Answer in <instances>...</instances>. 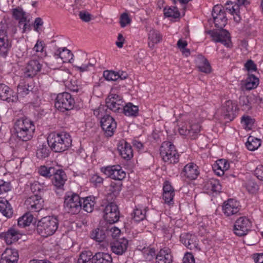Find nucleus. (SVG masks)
Listing matches in <instances>:
<instances>
[{"instance_id": "1", "label": "nucleus", "mask_w": 263, "mask_h": 263, "mask_svg": "<svg viewBox=\"0 0 263 263\" xmlns=\"http://www.w3.org/2000/svg\"><path fill=\"white\" fill-rule=\"evenodd\" d=\"M48 146L55 153H61L67 150L72 144L70 135L65 132H52L47 137Z\"/></svg>"}, {"instance_id": "2", "label": "nucleus", "mask_w": 263, "mask_h": 263, "mask_svg": "<svg viewBox=\"0 0 263 263\" xmlns=\"http://www.w3.org/2000/svg\"><path fill=\"white\" fill-rule=\"evenodd\" d=\"M35 129L33 121L26 117L17 119L13 125L14 134L18 139L25 142L32 138Z\"/></svg>"}, {"instance_id": "3", "label": "nucleus", "mask_w": 263, "mask_h": 263, "mask_svg": "<svg viewBox=\"0 0 263 263\" xmlns=\"http://www.w3.org/2000/svg\"><path fill=\"white\" fill-rule=\"evenodd\" d=\"M59 226L57 218L51 216L42 218L37 222L36 226L37 233L41 236L47 237L52 235Z\"/></svg>"}, {"instance_id": "4", "label": "nucleus", "mask_w": 263, "mask_h": 263, "mask_svg": "<svg viewBox=\"0 0 263 263\" xmlns=\"http://www.w3.org/2000/svg\"><path fill=\"white\" fill-rule=\"evenodd\" d=\"M64 208L68 213L78 214L82 209L81 198L79 195L73 193H67L64 196Z\"/></svg>"}, {"instance_id": "5", "label": "nucleus", "mask_w": 263, "mask_h": 263, "mask_svg": "<svg viewBox=\"0 0 263 263\" xmlns=\"http://www.w3.org/2000/svg\"><path fill=\"white\" fill-rule=\"evenodd\" d=\"M162 160L168 163H175L179 161V154L175 146L170 141L163 142L160 148Z\"/></svg>"}, {"instance_id": "6", "label": "nucleus", "mask_w": 263, "mask_h": 263, "mask_svg": "<svg viewBox=\"0 0 263 263\" xmlns=\"http://www.w3.org/2000/svg\"><path fill=\"white\" fill-rule=\"evenodd\" d=\"M75 101L72 95L67 92L59 93L55 101V107L60 111L70 110L74 106Z\"/></svg>"}, {"instance_id": "7", "label": "nucleus", "mask_w": 263, "mask_h": 263, "mask_svg": "<svg viewBox=\"0 0 263 263\" xmlns=\"http://www.w3.org/2000/svg\"><path fill=\"white\" fill-rule=\"evenodd\" d=\"M101 171L107 177L114 180H122L126 173L120 165H110L101 168Z\"/></svg>"}, {"instance_id": "8", "label": "nucleus", "mask_w": 263, "mask_h": 263, "mask_svg": "<svg viewBox=\"0 0 263 263\" xmlns=\"http://www.w3.org/2000/svg\"><path fill=\"white\" fill-rule=\"evenodd\" d=\"M212 15L216 27L222 28L227 24L226 11L221 5H217L214 6Z\"/></svg>"}, {"instance_id": "9", "label": "nucleus", "mask_w": 263, "mask_h": 263, "mask_svg": "<svg viewBox=\"0 0 263 263\" xmlns=\"http://www.w3.org/2000/svg\"><path fill=\"white\" fill-rule=\"evenodd\" d=\"M12 48V41L9 38L7 30L0 29V58L8 57Z\"/></svg>"}, {"instance_id": "10", "label": "nucleus", "mask_w": 263, "mask_h": 263, "mask_svg": "<svg viewBox=\"0 0 263 263\" xmlns=\"http://www.w3.org/2000/svg\"><path fill=\"white\" fill-rule=\"evenodd\" d=\"M103 217L110 224L117 222L119 219V211L118 206L111 202L106 205L103 210Z\"/></svg>"}, {"instance_id": "11", "label": "nucleus", "mask_w": 263, "mask_h": 263, "mask_svg": "<svg viewBox=\"0 0 263 263\" xmlns=\"http://www.w3.org/2000/svg\"><path fill=\"white\" fill-rule=\"evenodd\" d=\"M43 202L41 195L34 194L26 199L25 205L30 212H38L43 209Z\"/></svg>"}, {"instance_id": "12", "label": "nucleus", "mask_w": 263, "mask_h": 263, "mask_svg": "<svg viewBox=\"0 0 263 263\" xmlns=\"http://www.w3.org/2000/svg\"><path fill=\"white\" fill-rule=\"evenodd\" d=\"M251 227V222L246 217L243 216L238 218L234 224V233L238 236L246 235Z\"/></svg>"}, {"instance_id": "13", "label": "nucleus", "mask_w": 263, "mask_h": 263, "mask_svg": "<svg viewBox=\"0 0 263 263\" xmlns=\"http://www.w3.org/2000/svg\"><path fill=\"white\" fill-rule=\"evenodd\" d=\"M180 240L187 249L194 251H199V240L197 236L189 233H184L181 234Z\"/></svg>"}, {"instance_id": "14", "label": "nucleus", "mask_w": 263, "mask_h": 263, "mask_svg": "<svg viewBox=\"0 0 263 263\" xmlns=\"http://www.w3.org/2000/svg\"><path fill=\"white\" fill-rule=\"evenodd\" d=\"M100 123L106 137H110L114 134L117 123L112 117L109 115L104 116L101 118Z\"/></svg>"}, {"instance_id": "15", "label": "nucleus", "mask_w": 263, "mask_h": 263, "mask_svg": "<svg viewBox=\"0 0 263 263\" xmlns=\"http://www.w3.org/2000/svg\"><path fill=\"white\" fill-rule=\"evenodd\" d=\"M42 68V64L41 63V59H35L32 58L30 60L26 68L24 71V77L25 78H32L35 77L39 72H40Z\"/></svg>"}, {"instance_id": "16", "label": "nucleus", "mask_w": 263, "mask_h": 263, "mask_svg": "<svg viewBox=\"0 0 263 263\" xmlns=\"http://www.w3.org/2000/svg\"><path fill=\"white\" fill-rule=\"evenodd\" d=\"M237 3L228 1L225 4L226 11L233 15L234 21L238 23L241 18L239 15L240 6L244 5L247 3V0H237Z\"/></svg>"}, {"instance_id": "17", "label": "nucleus", "mask_w": 263, "mask_h": 263, "mask_svg": "<svg viewBox=\"0 0 263 263\" xmlns=\"http://www.w3.org/2000/svg\"><path fill=\"white\" fill-rule=\"evenodd\" d=\"M208 33L215 42H220L224 46L230 47L231 44L230 33L226 30H222L219 32L210 30Z\"/></svg>"}, {"instance_id": "18", "label": "nucleus", "mask_w": 263, "mask_h": 263, "mask_svg": "<svg viewBox=\"0 0 263 263\" xmlns=\"http://www.w3.org/2000/svg\"><path fill=\"white\" fill-rule=\"evenodd\" d=\"M241 206L239 203L234 199H229L224 201L222 205V212L227 217L234 215L239 213Z\"/></svg>"}, {"instance_id": "19", "label": "nucleus", "mask_w": 263, "mask_h": 263, "mask_svg": "<svg viewBox=\"0 0 263 263\" xmlns=\"http://www.w3.org/2000/svg\"><path fill=\"white\" fill-rule=\"evenodd\" d=\"M118 151L121 157L126 160H129L133 157V151L131 145L124 140H121L119 142Z\"/></svg>"}, {"instance_id": "20", "label": "nucleus", "mask_w": 263, "mask_h": 263, "mask_svg": "<svg viewBox=\"0 0 263 263\" xmlns=\"http://www.w3.org/2000/svg\"><path fill=\"white\" fill-rule=\"evenodd\" d=\"M237 105L231 100L225 102L222 108L223 116L224 119L232 121L235 117Z\"/></svg>"}, {"instance_id": "21", "label": "nucleus", "mask_w": 263, "mask_h": 263, "mask_svg": "<svg viewBox=\"0 0 263 263\" xmlns=\"http://www.w3.org/2000/svg\"><path fill=\"white\" fill-rule=\"evenodd\" d=\"M0 98L8 102H14L17 100V96L8 86L0 84Z\"/></svg>"}, {"instance_id": "22", "label": "nucleus", "mask_w": 263, "mask_h": 263, "mask_svg": "<svg viewBox=\"0 0 263 263\" xmlns=\"http://www.w3.org/2000/svg\"><path fill=\"white\" fill-rule=\"evenodd\" d=\"M73 66L77 71L83 72L93 69L95 64L91 63L85 56H81L77 59Z\"/></svg>"}, {"instance_id": "23", "label": "nucleus", "mask_w": 263, "mask_h": 263, "mask_svg": "<svg viewBox=\"0 0 263 263\" xmlns=\"http://www.w3.org/2000/svg\"><path fill=\"white\" fill-rule=\"evenodd\" d=\"M1 236L4 238L7 245H11L17 241L22 237V234L20 232L14 228H11L7 232L2 233Z\"/></svg>"}, {"instance_id": "24", "label": "nucleus", "mask_w": 263, "mask_h": 263, "mask_svg": "<svg viewBox=\"0 0 263 263\" xmlns=\"http://www.w3.org/2000/svg\"><path fill=\"white\" fill-rule=\"evenodd\" d=\"M18 256L16 250L7 248L1 255L0 263H17Z\"/></svg>"}, {"instance_id": "25", "label": "nucleus", "mask_w": 263, "mask_h": 263, "mask_svg": "<svg viewBox=\"0 0 263 263\" xmlns=\"http://www.w3.org/2000/svg\"><path fill=\"white\" fill-rule=\"evenodd\" d=\"M52 184L57 189H63L65 181L67 180V176L62 170H55L54 173L52 174Z\"/></svg>"}, {"instance_id": "26", "label": "nucleus", "mask_w": 263, "mask_h": 263, "mask_svg": "<svg viewBox=\"0 0 263 263\" xmlns=\"http://www.w3.org/2000/svg\"><path fill=\"white\" fill-rule=\"evenodd\" d=\"M181 174L189 179L194 180L198 177L199 172L195 164L190 163L184 167Z\"/></svg>"}, {"instance_id": "27", "label": "nucleus", "mask_w": 263, "mask_h": 263, "mask_svg": "<svg viewBox=\"0 0 263 263\" xmlns=\"http://www.w3.org/2000/svg\"><path fill=\"white\" fill-rule=\"evenodd\" d=\"M128 242L127 239H123L115 241L110 243L112 252L117 255H122L127 250Z\"/></svg>"}, {"instance_id": "28", "label": "nucleus", "mask_w": 263, "mask_h": 263, "mask_svg": "<svg viewBox=\"0 0 263 263\" xmlns=\"http://www.w3.org/2000/svg\"><path fill=\"white\" fill-rule=\"evenodd\" d=\"M54 56L56 58H61L64 63H73L74 62L72 53L66 47L58 48L54 53Z\"/></svg>"}, {"instance_id": "29", "label": "nucleus", "mask_w": 263, "mask_h": 263, "mask_svg": "<svg viewBox=\"0 0 263 263\" xmlns=\"http://www.w3.org/2000/svg\"><path fill=\"white\" fill-rule=\"evenodd\" d=\"M173 257L169 248L161 249L156 257V263H172Z\"/></svg>"}, {"instance_id": "30", "label": "nucleus", "mask_w": 263, "mask_h": 263, "mask_svg": "<svg viewBox=\"0 0 263 263\" xmlns=\"http://www.w3.org/2000/svg\"><path fill=\"white\" fill-rule=\"evenodd\" d=\"M162 39V35L159 31L153 28L151 29L148 32V47L153 49L155 45L159 43Z\"/></svg>"}, {"instance_id": "31", "label": "nucleus", "mask_w": 263, "mask_h": 263, "mask_svg": "<svg viewBox=\"0 0 263 263\" xmlns=\"http://www.w3.org/2000/svg\"><path fill=\"white\" fill-rule=\"evenodd\" d=\"M230 165L226 159H221L216 161L214 165L213 169L215 173L220 176L224 174L225 171L229 168Z\"/></svg>"}, {"instance_id": "32", "label": "nucleus", "mask_w": 263, "mask_h": 263, "mask_svg": "<svg viewBox=\"0 0 263 263\" xmlns=\"http://www.w3.org/2000/svg\"><path fill=\"white\" fill-rule=\"evenodd\" d=\"M45 44L43 41L38 40L32 48V51L33 52L32 58H35L37 57L39 59H41L43 57L46 56V52L44 51Z\"/></svg>"}, {"instance_id": "33", "label": "nucleus", "mask_w": 263, "mask_h": 263, "mask_svg": "<svg viewBox=\"0 0 263 263\" xmlns=\"http://www.w3.org/2000/svg\"><path fill=\"white\" fill-rule=\"evenodd\" d=\"M112 257L108 253L98 252L92 257L91 263H111Z\"/></svg>"}, {"instance_id": "34", "label": "nucleus", "mask_w": 263, "mask_h": 263, "mask_svg": "<svg viewBox=\"0 0 263 263\" xmlns=\"http://www.w3.org/2000/svg\"><path fill=\"white\" fill-rule=\"evenodd\" d=\"M204 187L209 192H220L221 186L217 179L212 178L205 182Z\"/></svg>"}, {"instance_id": "35", "label": "nucleus", "mask_w": 263, "mask_h": 263, "mask_svg": "<svg viewBox=\"0 0 263 263\" xmlns=\"http://www.w3.org/2000/svg\"><path fill=\"white\" fill-rule=\"evenodd\" d=\"M0 212L7 217L12 216L13 214L12 209L6 199L0 198Z\"/></svg>"}, {"instance_id": "36", "label": "nucleus", "mask_w": 263, "mask_h": 263, "mask_svg": "<svg viewBox=\"0 0 263 263\" xmlns=\"http://www.w3.org/2000/svg\"><path fill=\"white\" fill-rule=\"evenodd\" d=\"M106 106L109 109L114 112H120L122 111V108L124 105V101L119 100L118 102H114L110 99H106Z\"/></svg>"}, {"instance_id": "37", "label": "nucleus", "mask_w": 263, "mask_h": 263, "mask_svg": "<svg viewBox=\"0 0 263 263\" xmlns=\"http://www.w3.org/2000/svg\"><path fill=\"white\" fill-rule=\"evenodd\" d=\"M122 111L127 116L136 117L138 115L139 108L132 103H128L125 106L123 105Z\"/></svg>"}, {"instance_id": "38", "label": "nucleus", "mask_w": 263, "mask_h": 263, "mask_svg": "<svg viewBox=\"0 0 263 263\" xmlns=\"http://www.w3.org/2000/svg\"><path fill=\"white\" fill-rule=\"evenodd\" d=\"M201 126L198 123L194 122L193 121L189 123V136L192 139L197 138L200 131Z\"/></svg>"}, {"instance_id": "39", "label": "nucleus", "mask_w": 263, "mask_h": 263, "mask_svg": "<svg viewBox=\"0 0 263 263\" xmlns=\"http://www.w3.org/2000/svg\"><path fill=\"white\" fill-rule=\"evenodd\" d=\"M198 68L199 70L206 73L211 72V67L208 60L203 57L198 58Z\"/></svg>"}, {"instance_id": "40", "label": "nucleus", "mask_w": 263, "mask_h": 263, "mask_svg": "<svg viewBox=\"0 0 263 263\" xmlns=\"http://www.w3.org/2000/svg\"><path fill=\"white\" fill-rule=\"evenodd\" d=\"M90 237L97 242H102L106 238L105 230L100 228L94 229L90 233Z\"/></svg>"}, {"instance_id": "41", "label": "nucleus", "mask_w": 263, "mask_h": 263, "mask_svg": "<svg viewBox=\"0 0 263 263\" xmlns=\"http://www.w3.org/2000/svg\"><path fill=\"white\" fill-rule=\"evenodd\" d=\"M83 200V201L82 202V209L88 213H91L93 210L95 204V197H87Z\"/></svg>"}, {"instance_id": "42", "label": "nucleus", "mask_w": 263, "mask_h": 263, "mask_svg": "<svg viewBox=\"0 0 263 263\" xmlns=\"http://www.w3.org/2000/svg\"><path fill=\"white\" fill-rule=\"evenodd\" d=\"M261 144V141L259 139L250 136L248 138V141L246 143L247 148L249 151H255L257 149Z\"/></svg>"}, {"instance_id": "43", "label": "nucleus", "mask_w": 263, "mask_h": 263, "mask_svg": "<svg viewBox=\"0 0 263 263\" xmlns=\"http://www.w3.org/2000/svg\"><path fill=\"white\" fill-rule=\"evenodd\" d=\"M50 149L46 144L40 145L36 152V156L40 159H44L49 156Z\"/></svg>"}, {"instance_id": "44", "label": "nucleus", "mask_w": 263, "mask_h": 263, "mask_svg": "<svg viewBox=\"0 0 263 263\" xmlns=\"http://www.w3.org/2000/svg\"><path fill=\"white\" fill-rule=\"evenodd\" d=\"M165 16L167 17H172L173 18H178L180 17V12L176 7H165L163 10Z\"/></svg>"}, {"instance_id": "45", "label": "nucleus", "mask_w": 263, "mask_h": 263, "mask_svg": "<svg viewBox=\"0 0 263 263\" xmlns=\"http://www.w3.org/2000/svg\"><path fill=\"white\" fill-rule=\"evenodd\" d=\"M33 217L31 214H26L19 218L17 224L20 227L24 228L28 226L32 222Z\"/></svg>"}, {"instance_id": "46", "label": "nucleus", "mask_w": 263, "mask_h": 263, "mask_svg": "<svg viewBox=\"0 0 263 263\" xmlns=\"http://www.w3.org/2000/svg\"><path fill=\"white\" fill-rule=\"evenodd\" d=\"M259 79L254 75H249L246 80L245 87L248 90L255 88L258 85Z\"/></svg>"}, {"instance_id": "47", "label": "nucleus", "mask_w": 263, "mask_h": 263, "mask_svg": "<svg viewBox=\"0 0 263 263\" xmlns=\"http://www.w3.org/2000/svg\"><path fill=\"white\" fill-rule=\"evenodd\" d=\"M132 218L137 222H140L145 218L146 209L136 208L132 214Z\"/></svg>"}, {"instance_id": "48", "label": "nucleus", "mask_w": 263, "mask_h": 263, "mask_svg": "<svg viewBox=\"0 0 263 263\" xmlns=\"http://www.w3.org/2000/svg\"><path fill=\"white\" fill-rule=\"evenodd\" d=\"M13 15L16 20H19V25H21L22 23L27 21V18L25 16V12L20 8L13 9Z\"/></svg>"}, {"instance_id": "49", "label": "nucleus", "mask_w": 263, "mask_h": 263, "mask_svg": "<svg viewBox=\"0 0 263 263\" xmlns=\"http://www.w3.org/2000/svg\"><path fill=\"white\" fill-rule=\"evenodd\" d=\"M92 256V253L91 251H83L80 254L77 263H91Z\"/></svg>"}, {"instance_id": "50", "label": "nucleus", "mask_w": 263, "mask_h": 263, "mask_svg": "<svg viewBox=\"0 0 263 263\" xmlns=\"http://www.w3.org/2000/svg\"><path fill=\"white\" fill-rule=\"evenodd\" d=\"M55 170V168L53 167H48L43 165L39 168L38 172L41 175L47 178H50L52 176V174L54 173Z\"/></svg>"}, {"instance_id": "51", "label": "nucleus", "mask_w": 263, "mask_h": 263, "mask_svg": "<svg viewBox=\"0 0 263 263\" xmlns=\"http://www.w3.org/2000/svg\"><path fill=\"white\" fill-rule=\"evenodd\" d=\"M104 179L99 174L95 173L90 175L89 182L95 187H100L103 183Z\"/></svg>"}, {"instance_id": "52", "label": "nucleus", "mask_w": 263, "mask_h": 263, "mask_svg": "<svg viewBox=\"0 0 263 263\" xmlns=\"http://www.w3.org/2000/svg\"><path fill=\"white\" fill-rule=\"evenodd\" d=\"M245 187L249 193L255 194L257 192L259 186L254 181L251 180H248L245 184Z\"/></svg>"}, {"instance_id": "53", "label": "nucleus", "mask_w": 263, "mask_h": 263, "mask_svg": "<svg viewBox=\"0 0 263 263\" xmlns=\"http://www.w3.org/2000/svg\"><path fill=\"white\" fill-rule=\"evenodd\" d=\"M103 77L107 81H116L119 79V72L114 71L105 70L103 72Z\"/></svg>"}, {"instance_id": "54", "label": "nucleus", "mask_w": 263, "mask_h": 263, "mask_svg": "<svg viewBox=\"0 0 263 263\" xmlns=\"http://www.w3.org/2000/svg\"><path fill=\"white\" fill-rule=\"evenodd\" d=\"M254 122V120L249 116H243L241 118V123L243 124L246 129H251Z\"/></svg>"}, {"instance_id": "55", "label": "nucleus", "mask_w": 263, "mask_h": 263, "mask_svg": "<svg viewBox=\"0 0 263 263\" xmlns=\"http://www.w3.org/2000/svg\"><path fill=\"white\" fill-rule=\"evenodd\" d=\"M239 104L242 107V109L248 110L251 109V104L247 96H243L239 98Z\"/></svg>"}, {"instance_id": "56", "label": "nucleus", "mask_w": 263, "mask_h": 263, "mask_svg": "<svg viewBox=\"0 0 263 263\" xmlns=\"http://www.w3.org/2000/svg\"><path fill=\"white\" fill-rule=\"evenodd\" d=\"M11 188L10 182L0 179V194L10 191Z\"/></svg>"}, {"instance_id": "57", "label": "nucleus", "mask_w": 263, "mask_h": 263, "mask_svg": "<svg viewBox=\"0 0 263 263\" xmlns=\"http://www.w3.org/2000/svg\"><path fill=\"white\" fill-rule=\"evenodd\" d=\"M175 196V192L163 193V199L164 202L168 205L174 204L173 199Z\"/></svg>"}, {"instance_id": "58", "label": "nucleus", "mask_w": 263, "mask_h": 263, "mask_svg": "<svg viewBox=\"0 0 263 263\" xmlns=\"http://www.w3.org/2000/svg\"><path fill=\"white\" fill-rule=\"evenodd\" d=\"M131 20L126 13L121 14L120 18V23L121 27H125L127 25L130 24Z\"/></svg>"}, {"instance_id": "59", "label": "nucleus", "mask_w": 263, "mask_h": 263, "mask_svg": "<svg viewBox=\"0 0 263 263\" xmlns=\"http://www.w3.org/2000/svg\"><path fill=\"white\" fill-rule=\"evenodd\" d=\"M42 186L41 184L37 182H34L31 184L30 189L33 195L38 194L40 195L42 192Z\"/></svg>"}, {"instance_id": "60", "label": "nucleus", "mask_w": 263, "mask_h": 263, "mask_svg": "<svg viewBox=\"0 0 263 263\" xmlns=\"http://www.w3.org/2000/svg\"><path fill=\"white\" fill-rule=\"evenodd\" d=\"M121 184L115 182H111L110 184L109 191L114 194H117L121 191Z\"/></svg>"}, {"instance_id": "61", "label": "nucleus", "mask_w": 263, "mask_h": 263, "mask_svg": "<svg viewBox=\"0 0 263 263\" xmlns=\"http://www.w3.org/2000/svg\"><path fill=\"white\" fill-rule=\"evenodd\" d=\"M254 174L260 180H263V165H258L254 171Z\"/></svg>"}, {"instance_id": "62", "label": "nucleus", "mask_w": 263, "mask_h": 263, "mask_svg": "<svg viewBox=\"0 0 263 263\" xmlns=\"http://www.w3.org/2000/svg\"><path fill=\"white\" fill-rule=\"evenodd\" d=\"M182 263H195V258L192 253H186L185 254Z\"/></svg>"}, {"instance_id": "63", "label": "nucleus", "mask_w": 263, "mask_h": 263, "mask_svg": "<svg viewBox=\"0 0 263 263\" xmlns=\"http://www.w3.org/2000/svg\"><path fill=\"white\" fill-rule=\"evenodd\" d=\"M245 66L246 68L249 71H255L257 69V67L256 65L254 64V62L251 60H248L245 64Z\"/></svg>"}, {"instance_id": "64", "label": "nucleus", "mask_w": 263, "mask_h": 263, "mask_svg": "<svg viewBox=\"0 0 263 263\" xmlns=\"http://www.w3.org/2000/svg\"><path fill=\"white\" fill-rule=\"evenodd\" d=\"M80 18L85 22H89L91 19V15L86 12L81 11L79 13Z\"/></svg>"}]
</instances>
